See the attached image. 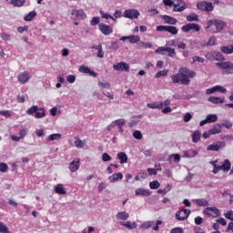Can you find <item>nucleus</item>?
I'll use <instances>...</instances> for the list:
<instances>
[{
    "label": "nucleus",
    "mask_w": 233,
    "mask_h": 233,
    "mask_svg": "<svg viewBox=\"0 0 233 233\" xmlns=\"http://www.w3.org/2000/svg\"><path fill=\"white\" fill-rule=\"evenodd\" d=\"M114 70L117 72H130V66L125 62H119L113 66Z\"/></svg>",
    "instance_id": "nucleus-11"
},
{
    "label": "nucleus",
    "mask_w": 233,
    "mask_h": 233,
    "mask_svg": "<svg viewBox=\"0 0 233 233\" xmlns=\"http://www.w3.org/2000/svg\"><path fill=\"white\" fill-rule=\"evenodd\" d=\"M173 6V12H183L187 9V4L183 0H174Z\"/></svg>",
    "instance_id": "nucleus-7"
},
{
    "label": "nucleus",
    "mask_w": 233,
    "mask_h": 233,
    "mask_svg": "<svg viewBox=\"0 0 233 233\" xmlns=\"http://www.w3.org/2000/svg\"><path fill=\"white\" fill-rule=\"evenodd\" d=\"M69 170L71 172H77L79 170V159L69 164Z\"/></svg>",
    "instance_id": "nucleus-24"
},
{
    "label": "nucleus",
    "mask_w": 233,
    "mask_h": 233,
    "mask_svg": "<svg viewBox=\"0 0 233 233\" xmlns=\"http://www.w3.org/2000/svg\"><path fill=\"white\" fill-rule=\"evenodd\" d=\"M161 184H159V181L157 180H155L149 183V187L151 188V190H156L159 188Z\"/></svg>",
    "instance_id": "nucleus-43"
},
{
    "label": "nucleus",
    "mask_w": 233,
    "mask_h": 233,
    "mask_svg": "<svg viewBox=\"0 0 233 233\" xmlns=\"http://www.w3.org/2000/svg\"><path fill=\"white\" fill-rule=\"evenodd\" d=\"M155 223L154 221H146L142 224V228H152V227H154Z\"/></svg>",
    "instance_id": "nucleus-49"
},
{
    "label": "nucleus",
    "mask_w": 233,
    "mask_h": 233,
    "mask_svg": "<svg viewBox=\"0 0 233 233\" xmlns=\"http://www.w3.org/2000/svg\"><path fill=\"white\" fill-rule=\"evenodd\" d=\"M56 194H60L61 196L66 194V189L63 187L62 184H57L55 187Z\"/></svg>",
    "instance_id": "nucleus-25"
},
{
    "label": "nucleus",
    "mask_w": 233,
    "mask_h": 233,
    "mask_svg": "<svg viewBox=\"0 0 233 233\" xmlns=\"http://www.w3.org/2000/svg\"><path fill=\"white\" fill-rule=\"evenodd\" d=\"M79 72L82 74H88L90 72V68L88 66H82L79 67Z\"/></svg>",
    "instance_id": "nucleus-56"
},
{
    "label": "nucleus",
    "mask_w": 233,
    "mask_h": 233,
    "mask_svg": "<svg viewBox=\"0 0 233 233\" xmlns=\"http://www.w3.org/2000/svg\"><path fill=\"white\" fill-rule=\"evenodd\" d=\"M10 5H13V6H23L25 0H11Z\"/></svg>",
    "instance_id": "nucleus-45"
},
{
    "label": "nucleus",
    "mask_w": 233,
    "mask_h": 233,
    "mask_svg": "<svg viewBox=\"0 0 233 233\" xmlns=\"http://www.w3.org/2000/svg\"><path fill=\"white\" fill-rule=\"evenodd\" d=\"M187 21H188L189 23H193L194 21L195 22H198L199 21V15H198V14L196 13H191L190 15H188L187 17H186Z\"/></svg>",
    "instance_id": "nucleus-26"
},
{
    "label": "nucleus",
    "mask_w": 233,
    "mask_h": 233,
    "mask_svg": "<svg viewBox=\"0 0 233 233\" xmlns=\"http://www.w3.org/2000/svg\"><path fill=\"white\" fill-rule=\"evenodd\" d=\"M221 125V127H224V128H232V122L230 121H224Z\"/></svg>",
    "instance_id": "nucleus-59"
},
{
    "label": "nucleus",
    "mask_w": 233,
    "mask_h": 233,
    "mask_svg": "<svg viewBox=\"0 0 233 233\" xmlns=\"http://www.w3.org/2000/svg\"><path fill=\"white\" fill-rule=\"evenodd\" d=\"M133 137L138 140L143 139V134L141 133V131L136 130L135 132H133Z\"/></svg>",
    "instance_id": "nucleus-51"
},
{
    "label": "nucleus",
    "mask_w": 233,
    "mask_h": 233,
    "mask_svg": "<svg viewBox=\"0 0 233 233\" xmlns=\"http://www.w3.org/2000/svg\"><path fill=\"white\" fill-rule=\"evenodd\" d=\"M199 139H201V132L195 131L192 134V141H193V143H198V141H199Z\"/></svg>",
    "instance_id": "nucleus-37"
},
{
    "label": "nucleus",
    "mask_w": 233,
    "mask_h": 233,
    "mask_svg": "<svg viewBox=\"0 0 233 233\" xmlns=\"http://www.w3.org/2000/svg\"><path fill=\"white\" fill-rule=\"evenodd\" d=\"M119 179H123V173H115L109 177L110 183H116V181H119Z\"/></svg>",
    "instance_id": "nucleus-22"
},
{
    "label": "nucleus",
    "mask_w": 233,
    "mask_h": 233,
    "mask_svg": "<svg viewBox=\"0 0 233 233\" xmlns=\"http://www.w3.org/2000/svg\"><path fill=\"white\" fill-rule=\"evenodd\" d=\"M227 147V144L223 141H217L213 144L208 146L207 150L212 152H218V150H223Z\"/></svg>",
    "instance_id": "nucleus-4"
},
{
    "label": "nucleus",
    "mask_w": 233,
    "mask_h": 233,
    "mask_svg": "<svg viewBox=\"0 0 233 233\" xmlns=\"http://www.w3.org/2000/svg\"><path fill=\"white\" fill-rule=\"evenodd\" d=\"M100 15L102 19H112L114 23H117V20L114 16L110 15L108 13H105L103 10H100Z\"/></svg>",
    "instance_id": "nucleus-30"
},
{
    "label": "nucleus",
    "mask_w": 233,
    "mask_h": 233,
    "mask_svg": "<svg viewBox=\"0 0 233 233\" xmlns=\"http://www.w3.org/2000/svg\"><path fill=\"white\" fill-rule=\"evenodd\" d=\"M182 32H190V30H194V32H199L201 30V26L196 23H189L181 27Z\"/></svg>",
    "instance_id": "nucleus-9"
},
{
    "label": "nucleus",
    "mask_w": 233,
    "mask_h": 233,
    "mask_svg": "<svg viewBox=\"0 0 233 233\" xmlns=\"http://www.w3.org/2000/svg\"><path fill=\"white\" fill-rule=\"evenodd\" d=\"M106 48H108V50H118L119 45L117 42L112 41L110 45H106Z\"/></svg>",
    "instance_id": "nucleus-39"
},
{
    "label": "nucleus",
    "mask_w": 233,
    "mask_h": 233,
    "mask_svg": "<svg viewBox=\"0 0 233 233\" xmlns=\"http://www.w3.org/2000/svg\"><path fill=\"white\" fill-rule=\"evenodd\" d=\"M17 79L21 85H25L30 81V73L28 71H25L18 75Z\"/></svg>",
    "instance_id": "nucleus-15"
},
{
    "label": "nucleus",
    "mask_w": 233,
    "mask_h": 233,
    "mask_svg": "<svg viewBox=\"0 0 233 233\" xmlns=\"http://www.w3.org/2000/svg\"><path fill=\"white\" fill-rule=\"evenodd\" d=\"M0 233H10L8 227H6L3 222H0Z\"/></svg>",
    "instance_id": "nucleus-52"
},
{
    "label": "nucleus",
    "mask_w": 233,
    "mask_h": 233,
    "mask_svg": "<svg viewBox=\"0 0 233 233\" xmlns=\"http://www.w3.org/2000/svg\"><path fill=\"white\" fill-rule=\"evenodd\" d=\"M184 156L186 157H196V156H198V150L196 149H191L189 151H184Z\"/></svg>",
    "instance_id": "nucleus-31"
},
{
    "label": "nucleus",
    "mask_w": 233,
    "mask_h": 233,
    "mask_svg": "<svg viewBox=\"0 0 233 233\" xmlns=\"http://www.w3.org/2000/svg\"><path fill=\"white\" fill-rule=\"evenodd\" d=\"M38 110H42V112H35V117L36 119H41L43 117H45V116H46V114L45 113V108L41 107V108H38Z\"/></svg>",
    "instance_id": "nucleus-40"
},
{
    "label": "nucleus",
    "mask_w": 233,
    "mask_h": 233,
    "mask_svg": "<svg viewBox=\"0 0 233 233\" xmlns=\"http://www.w3.org/2000/svg\"><path fill=\"white\" fill-rule=\"evenodd\" d=\"M120 225H122V227H126V228H129V230H132L134 228H137V224H136V222L130 223V221L127 222H120Z\"/></svg>",
    "instance_id": "nucleus-27"
},
{
    "label": "nucleus",
    "mask_w": 233,
    "mask_h": 233,
    "mask_svg": "<svg viewBox=\"0 0 233 233\" xmlns=\"http://www.w3.org/2000/svg\"><path fill=\"white\" fill-rule=\"evenodd\" d=\"M102 161L104 162L112 161V157H110V155H108L107 153H104L102 155Z\"/></svg>",
    "instance_id": "nucleus-57"
},
{
    "label": "nucleus",
    "mask_w": 233,
    "mask_h": 233,
    "mask_svg": "<svg viewBox=\"0 0 233 233\" xmlns=\"http://www.w3.org/2000/svg\"><path fill=\"white\" fill-rule=\"evenodd\" d=\"M225 218L227 219H229L230 221H233V211L232 210L227 211V213H225Z\"/></svg>",
    "instance_id": "nucleus-58"
},
{
    "label": "nucleus",
    "mask_w": 233,
    "mask_h": 233,
    "mask_svg": "<svg viewBox=\"0 0 233 233\" xmlns=\"http://www.w3.org/2000/svg\"><path fill=\"white\" fill-rule=\"evenodd\" d=\"M135 194L136 196H143L147 198L148 196H152V191H149L148 189L137 188L135 190Z\"/></svg>",
    "instance_id": "nucleus-16"
},
{
    "label": "nucleus",
    "mask_w": 233,
    "mask_h": 233,
    "mask_svg": "<svg viewBox=\"0 0 233 233\" xmlns=\"http://www.w3.org/2000/svg\"><path fill=\"white\" fill-rule=\"evenodd\" d=\"M172 158L174 159L175 163H179L181 161V156L179 154H172L169 156L168 161H170Z\"/></svg>",
    "instance_id": "nucleus-44"
},
{
    "label": "nucleus",
    "mask_w": 233,
    "mask_h": 233,
    "mask_svg": "<svg viewBox=\"0 0 233 233\" xmlns=\"http://www.w3.org/2000/svg\"><path fill=\"white\" fill-rule=\"evenodd\" d=\"M172 79V83L180 85H189L190 77H196V72L190 71V69L187 67H181L178 70V73L170 76Z\"/></svg>",
    "instance_id": "nucleus-1"
},
{
    "label": "nucleus",
    "mask_w": 233,
    "mask_h": 233,
    "mask_svg": "<svg viewBox=\"0 0 233 233\" xmlns=\"http://www.w3.org/2000/svg\"><path fill=\"white\" fill-rule=\"evenodd\" d=\"M139 15V11H137V9H127L124 12V17H126L127 19H137Z\"/></svg>",
    "instance_id": "nucleus-10"
},
{
    "label": "nucleus",
    "mask_w": 233,
    "mask_h": 233,
    "mask_svg": "<svg viewBox=\"0 0 233 233\" xmlns=\"http://www.w3.org/2000/svg\"><path fill=\"white\" fill-rule=\"evenodd\" d=\"M197 8L204 12H212L214 10V5H212V3L198 2L197 4Z\"/></svg>",
    "instance_id": "nucleus-8"
},
{
    "label": "nucleus",
    "mask_w": 233,
    "mask_h": 233,
    "mask_svg": "<svg viewBox=\"0 0 233 233\" xmlns=\"http://www.w3.org/2000/svg\"><path fill=\"white\" fill-rule=\"evenodd\" d=\"M98 30L103 34V35H110V34L114 32L110 25L103 23L98 25Z\"/></svg>",
    "instance_id": "nucleus-12"
},
{
    "label": "nucleus",
    "mask_w": 233,
    "mask_h": 233,
    "mask_svg": "<svg viewBox=\"0 0 233 233\" xmlns=\"http://www.w3.org/2000/svg\"><path fill=\"white\" fill-rule=\"evenodd\" d=\"M99 23H101V18H99V16H95L90 21L91 26H96V25H99Z\"/></svg>",
    "instance_id": "nucleus-48"
},
{
    "label": "nucleus",
    "mask_w": 233,
    "mask_h": 233,
    "mask_svg": "<svg viewBox=\"0 0 233 233\" xmlns=\"http://www.w3.org/2000/svg\"><path fill=\"white\" fill-rule=\"evenodd\" d=\"M117 158L119 159L121 165H125V163L128 162V156L125 152H119L117 155Z\"/></svg>",
    "instance_id": "nucleus-21"
},
{
    "label": "nucleus",
    "mask_w": 233,
    "mask_h": 233,
    "mask_svg": "<svg viewBox=\"0 0 233 233\" xmlns=\"http://www.w3.org/2000/svg\"><path fill=\"white\" fill-rule=\"evenodd\" d=\"M225 22L221 20H209L207 23L206 30L210 29V32H212V34H218L221 32V30L225 28Z\"/></svg>",
    "instance_id": "nucleus-2"
},
{
    "label": "nucleus",
    "mask_w": 233,
    "mask_h": 233,
    "mask_svg": "<svg viewBox=\"0 0 233 233\" xmlns=\"http://www.w3.org/2000/svg\"><path fill=\"white\" fill-rule=\"evenodd\" d=\"M71 14L78 19H85L86 17V14L85 13V11H83V9H74Z\"/></svg>",
    "instance_id": "nucleus-18"
},
{
    "label": "nucleus",
    "mask_w": 233,
    "mask_h": 233,
    "mask_svg": "<svg viewBox=\"0 0 233 233\" xmlns=\"http://www.w3.org/2000/svg\"><path fill=\"white\" fill-rule=\"evenodd\" d=\"M208 101L213 103L214 105H218V103H225V99L217 96H210Z\"/></svg>",
    "instance_id": "nucleus-29"
},
{
    "label": "nucleus",
    "mask_w": 233,
    "mask_h": 233,
    "mask_svg": "<svg viewBox=\"0 0 233 233\" xmlns=\"http://www.w3.org/2000/svg\"><path fill=\"white\" fill-rule=\"evenodd\" d=\"M172 190V185L167 184V186L164 189H158L157 194H167V192H170Z\"/></svg>",
    "instance_id": "nucleus-42"
},
{
    "label": "nucleus",
    "mask_w": 233,
    "mask_h": 233,
    "mask_svg": "<svg viewBox=\"0 0 233 233\" xmlns=\"http://www.w3.org/2000/svg\"><path fill=\"white\" fill-rule=\"evenodd\" d=\"M190 216V209H182L177 211L175 215V218L177 221H185Z\"/></svg>",
    "instance_id": "nucleus-6"
},
{
    "label": "nucleus",
    "mask_w": 233,
    "mask_h": 233,
    "mask_svg": "<svg viewBox=\"0 0 233 233\" xmlns=\"http://www.w3.org/2000/svg\"><path fill=\"white\" fill-rule=\"evenodd\" d=\"M6 170H8V165H6V163H0V172H6Z\"/></svg>",
    "instance_id": "nucleus-60"
},
{
    "label": "nucleus",
    "mask_w": 233,
    "mask_h": 233,
    "mask_svg": "<svg viewBox=\"0 0 233 233\" xmlns=\"http://www.w3.org/2000/svg\"><path fill=\"white\" fill-rule=\"evenodd\" d=\"M128 41H129V43L134 45V43H139V41H141V37H139V35H129Z\"/></svg>",
    "instance_id": "nucleus-35"
},
{
    "label": "nucleus",
    "mask_w": 233,
    "mask_h": 233,
    "mask_svg": "<svg viewBox=\"0 0 233 233\" xmlns=\"http://www.w3.org/2000/svg\"><path fill=\"white\" fill-rule=\"evenodd\" d=\"M113 124L115 127H125V119H117V120H115L113 121Z\"/></svg>",
    "instance_id": "nucleus-50"
},
{
    "label": "nucleus",
    "mask_w": 233,
    "mask_h": 233,
    "mask_svg": "<svg viewBox=\"0 0 233 233\" xmlns=\"http://www.w3.org/2000/svg\"><path fill=\"white\" fill-rule=\"evenodd\" d=\"M66 81L69 82L71 85L73 83H76V76L74 75H69L66 76Z\"/></svg>",
    "instance_id": "nucleus-62"
},
{
    "label": "nucleus",
    "mask_w": 233,
    "mask_h": 233,
    "mask_svg": "<svg viewBox=\"0 0 233 233\" xmlns=\"http://www.w3.org/2000/svg\"><path fill=\"white\" fill-rule=\"evenodd\" d=\"M167 74H168V70L164 69L162 71L157 72L155 77H157V79H159V77H162V76H167Z\"/></svg>",
    "instance_id": "nucleus-53"
},
{
    "label": "nucleus",
    "mask_w": 233,
    "mask_h": 233,
    "mask_svg": "<svg viewBox=\"0 0 233 233\" xmlns=\"http://www.w3.org/2000/svg\"><path fill=\"white\" fill-rule=\"evenodd\" d=\"M204 214L208 216V218L213 217V218H218V216L220 215L219 209L216 207H211V208H207L204 210Z\"/></svg>",
    "instance_id": "nucleus-13"
},
{
    "label": "nucleus",
    "mask_w": 233,
    "mask_h": 233,
    "mask_svg": "<svg viewBox=\"0 0 233 233\" xmlns=\"http://www.w3.org/2000/svg\"><path fill=\"white\" fill-rule=\"evenodd\" d=\"M98 86L101 88H110V83L108 82H98Z\"/></svg>",
    "instance_id": "nucleus-63"
},
{
    "label": "nucleus",
    "mask_w": 233,
    "mask_h": 233,
    "mask_svg": "<svg viewBox=\"0 0 233 233\" xmlns=\"http://www.w3.org/2000/svg\"><path fill=\"white\" fill-rule=\"evenodd\" d=\"M96 56L100 59H103V57H105V52H103V46L101 44L98 45Z\"/></svg>",
    "instance_id": "nucleus-47"
},
{
    "label": "nucleus",
    "mask_w": 233,
    "mask_h": 233,
    "mask_svg": "<svg viewBox=\"0 0 233 233\" xmlns=\"http://www.w3.org/2000/svg\"><path fill=\"white\" fill-rule=\"evenodd\" d=\"M218 121V115L209 114L207 116L206 119L200 121L199 127H204L207 123H216Z\"/></svg>",
    "instance_id": "nucleus-14"
},
{
    "label": "nucleus",
    "mask_w": 233,
    "mask_h": 233,
    "mask_svg": "<svg viewBox=\"0 0 233 233\" xmlns=\"http://www.w3.org/2000/svg\"><path fill=\"white\" fill-rule=\"evenodd\" d=\"M61 139V134L56 133L48 136L47 141H59Z\"/></svg>",
    "instance_id": "nucleus-34"
},
{
    "label": "nucleus",
    "mask_w": 233,
    "mask_h": 233,
    "mask_svg": "<svg viewBox=\"0 0 233 233\" xmlns=\"http://www.w3.org/2000/svg\"><path fill=\"white\" fill-rule=\"evenodd\" d=\"M137 47L138 48H152V44L139 40V42L137 43Z\"/></svg>",
    "instance_id": "nucleus-36"
},
{
    "label": "nucleus",
    "mask_w": 233,
    "mask_h": 233,
    "mask_svg": "<svg viewBox=\"0 0 233 233\" xmlns=\"http://www.w3.org/2000/svg\"><path fill=\"white\" fill-rule=\"evenodd\" d=\"M220 139H224L225 141H233V135H221Z\"/></svg>",
    "instance_id": "nucleus-55"
},
{
    "label": "nucleus",
    "mask_w": 233,
    "mask_h": 233,
    "mask_svg": "<svg viewBox=\"0 0 233 233\" xmlns=\"http://www.w3.org/2000/svg\"><path fill=\"white\" fill-rule=\"evenodd\" d=\"M211 136L216 134H221V124H215L212 128L209 129Z\"/></svg>",
    "instance_id": "nucleus-20"
},
{
    "label": "nucleus",
    "mask_w": 233,
    "mask_h": 233,
    "mask_svg": "<svg viewBox=\"0 0 233 233\" xmlns=\"http://www.w3.org/2000/svg\"><path fill=\"white\" fill-rule=\"evenodd\" d=\"M192 63H205V58L200 57V56H193Z\"/></svg>",
    "instance_id": "nucleus-61"
},
{
    "label": "nucleus",
    "mask_w": 233,
    "mask_h": 233,
    "mask_svg": "<svg viewBox=\"0 0 233 233\" xmlns=\"http://www.w3.org/2000/svg\"><path fill=\"white\" fill-rule=\"evenodd\" d=\"M85 145H86V140H81V138H76L75 147L76 148H85Z\"/></svg>",
    "instance_id": "nucleus-28"
},
{
    "label": "nucleus",
    "mask_w": 233,
    "mask_h": 233,
    "mask_svg": "<svg viewBox=\"0 0 233 233\" xmlns=\"http://www.w3.org/2000/svg\"><path fill=\"white\" fill-rule=\"evenodd\" d=\"M216 66H218V68L220 70H223L224 76L233 74V63L230 61L225 62V60H222V62L217 63Z\"/></svg>",
    "instance_id": "nucleus-3"
},
{
    "label": "nucleus",
    "mask_w": 233,
    "mask_h": 233,
    "mask_svg": "<svg viewBox=\"0 0 233 233\" xmlns=\"http://www.w3.org/2000/svg\"><path fill=\"white\" fill-rule=\"evenodd\" d=\"M36 15H37V13L35 11H31V12L28 13L27 15H25L24 17V19L25 21H32L34 19V17H35Z\"/></svg>",
    "instance_id": "nucleus-38"
},
{
    "label": "nucleus",
    "mask_w": 233,
    "mask_h": 233,
    "mask_svg": "<svg viewBox=\"0 0 233 233\" xmlns=\"http://www.w3.org/2000/svg\"><path fill=\"white\" fill-rule=\"evenodd\" d=\"M148 108L156 109L158 108V110L163 109V103L156 102L152 104H147Z\"/></svg>",
    "instance_id": "nucleus-33"
},
{
    "label": "nucleus",
    "mask_w": 233,
    "mask_h": 233,
    "mask_svg": "<svg viewBox=\"0 0 233 233\" xmlns=\"http://www.w3.org/2000/svg\"><path fill=\"white\" fill-rule=\"evenodd\" d=\"M128 218H130V215L126 211H120L116 214V219H118L119 221H127Z\"/></svg>",
    "instance_id": "nucleus-19"
},
{
    "label": "nucleus",
    "mask_w": 233,
    "mask_h": 233,
    "mask_svg": "<svg viewBox=\"0 0 233 233\" xmlns=\"http://www.w3.org/2000/svg\"><path fill=\"white\" fill-rule=\"evenodd\" d=\"M221 167H222V170L228 172L231 167L230 161H228V159H226L221 165Z\"/></svg>",
    "instance_id": "nucleus-41"
},
{
    "label": "nucleus",
    "mask_w": 233,
    "mask_h": 233,
    "mask_svg": "<svg viewBox=\"0 0 233 233\" xmlns=\"http://www.w3.org/2000/svg\"><path fill=\"white\" fill-rule=\"evenodd\" d=\"M207 59H209V61H225V57L223 54L219 51H211L209 54L206 56Z\"/></svg>",
    "instance_id": "nucleus-5"
},
{
    "label": "nucleus",
    "mask_w": 233,
    "mask_h": 233,
    "mask_svg": "<svg viewBox=\"0 0 233 233\" xmlns=\"http://www.w3.org/2000/svg\"><path fill=\"white\" fill-rule=\"evenodd\" d=\"M170 233H183V228H174L171 229Z\"/></svg>",
    "instance_id": "nucleus-64"
},
{
    "label": "nucleus",
    "mask_w": 233,
    "mask_h": 233,
    "mask_svg": "<svg viewBox=\"0 0 233 233\" xmlns=\"http://www.w3.org/2000/svg\"><path fill=\"white\" fill-rule=\"evenodd\" d=\"M39 110V107L37 106H33L29 109L26 110V114L28 116H32V114H35Z\"/></svg>",
    "instance_id": "nucleus-46"
},
{
    "label": "nucleus",
    "mask_w": 233,
    "mask_h": 233,
    "mask_svg": "<svg viewBox=\"0 0 233 233\" xmlns=\"http://www.w3.org/2000/svg\"><path fill=\"white\" fill-rule=\"evenodd\" d=\"M198 207H208V200L205 198H197L193 200Z\"/></svg>",
    "instance_id": "nucleus-23"
},
{
    "label": "nucleus",
    "mask_w": 233,
    "mask_h": 233,
    "mask_svg": "<svg viewBox=\"0 0 233 233\" xmlns=\"http://www.w3.org/2000/svg\"><path fill=\"white\" fill-rule=\"evenodd\" d=\"M166 50L167 52L168 57H174V56H176V49H173L172 47H167Z\"/></svg>",
    "instance_id": "nucleus-54"
},
{
    "label": "nucleus",
    "mask_w": 233,
    "mask_h": 233,
    "mask_svg": "<svg viewBox=\"0 0 233 233\" xmlns=\"http://www.w3.org/2000/svg\"><path fill=\"white\" fill-rule=\"evenodd\" d=\"M161 18L166 23V25H177V19H176L170 15H164L161 16Z\"/></svg>",
    "instance_id": "nucleus-17"
},
{
    "label": "nucleus",
    "mask_w": 233,
    "mask_h": 233,
    "mask_svg": "<svg viewBox=\"0 0 233 233\" xmlns=\"http://www.w3.org/2000/svg\"><path fill=\"white\" fill-rule=\"evenodd\" d=\"M166 32H168V34H171L172 35H177V27L173 25H167Z\"/></svg>",
    "instance_id": "nucleus-32"
}]
</instances>
